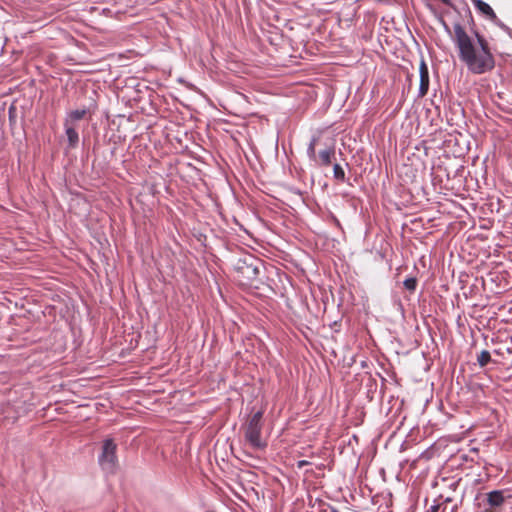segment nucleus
<instances>
[{
    "label": "nucleus",
    "mask_w": 512,
    "mask_h": 512,
    "mask_svg": "<svg viewBox=\"0 0 512 512\" xmlns=\"http://www.w3.org/2000/svg\"><path fill=\"white\" fill-rule=\"evenodd\" d=\"M505 501L503 492L495 490L487 494V502L491 508L500 507Z\"/></svg>",
    "instance_id": "obj_9"
},
{
    "label": "nucleus",
    "mask_w": 512,
    "mask_h": 512,
    "mask_svg": "<svg viewBox=\"0 0 512 512\" xmlns=\"http://www.w3.org/2000/svg\"><path fill=\"white\" fill-rule=\"evenodd\" d=\"M334 178L340 182L345 180V172L339 164H335L333 167Z\"/></svg>",
    "instance_id": "obj_12"
},
{
    "label": "nucleus",
    "mask_w": 512,
    "mask_h": 512,
    "mask_svg": "<svg viewBox=\"0 0 512 512\" xmlns=\"http://www.w3.org/2000/svg\"><path fill=\"white\" fill-rule=\"evenodd\" d=\"M443 2H446L447 0H442Z\"/></svg>",
    "instance_id": "obj_15"
},
{
    "label": "nucleus",
    "mask_w": 512,
    "mask_h": 512,
    "mask_svg": "<svg viewBox=\"0 0 512 512\" xmlns=\"http://www.w3.org/2000/svg\"><path fill=\"white\" fill-rule=\"evenodd\" d=\"M309 464H310V463H309L308 461H306V460H300V461H298V462H297V467H298L299 469H301V468H303L304 466L309 465Z\"/></svg>",
    "instance_id": "obj_14"
},
{
    "label": "nucleus",
    "mask_w": 512,
    "mask_h": 512,
    "mask_svg": "<svg viewBox=\"0 0 512 512\" xmlns=\"http://www.w3.org/2000/svg\"><path fill=\"white\" fill-rule=\"evenodd\" d=\"M417 286V280L415 278H407L404 281V287L409 291H414Z\"/></svg>",
    "instance_id": "obj_13"
},
{
    "label": "nucleus",
    "mask_w": 512,
    "mask_h": 512,
    "mask_svg": "<svg viewBox=\"0 0 512 512\" xmlns=\"http://www.w3.org/2000/svg\"><path fill=\"white\" fill-rule=\"evenodd\" d=\"M65 131H66L67 139L69 142V146L71 148H75L79 142V135H78V132L73 127V125L69 123V120L65 121Z\"/></svg>",
    "instance_id": "obj_8"
},
{
    "label": "nucleus",
    "mask_w": 512,
    "mask_h": 512,
    "mask_svg": "<svg viewBox=\"0 0 512 512\" xmlns=\"http://www.w3.org/2000/svg\"><path fill=\"white\" fill-rule=\"evenodd\" d=\"M318 139V137H313L311 139L307 149V153L310 159L317 162L320 166H329L332 163V159L335 156V148L334 146L327 147L326 149L319 152L317 158L315 149L318 143Z\"/></svg>",
    "instance_id": "obj_4"
},
{
    "label": "nucleus",
    "mask_w": 512,
    "mask_h": 512,
    "mask_svg": "<svg viewBox=\"0 0 512 512\" xmlns=\"http://www.w3.org/2000/svg\"><path fill=\"white\" fill-rule=\"evenodd\" d=\"M263 412L254 413L243 426L244 439L254 450L266 448L267 442L262 438Z\"/></svg>",
    "instance_id": "obj_2"
},
{
    "label": "nucleus",
    "mask_w": 512,
    "mask_h": 512,
    "mask_svg": "<svg viewBox=\"0 0 512 512\" xmlns=\"http://www.w3.org/2000/svg\"><path fill=\"white\" fill-rule=\"evenodd\" d=\"M236 270L242 277L248 282L256 279L259 274L258 268L253 263H247L246 260H239L236 266Z\"/></svg>",
    "instance_id": "obj_5"
},
{
    "label": "nucleus",
    "mask_w": 512,
    "mask_h": 512,
    "mask_svg": "<svg viewBox=\"0 0 512 512\" xmlns=\"http://www.w3.org/2000/svg\"><path fill=\"white\" fill-rule=\"evenodd\" d=\"M491 361L490 352L487 350H483L477 357V362L481 367H485Z\"/></svg>",
    "instance_id": "obj_11"
},
{
    "label": "nucleus",
    "mask_w": 512,
    "mask_h": 512,
    "mask_svg": "<svg viewBox=\"0 0 512 512\" xmlns=\"http://www.w3.org/2000/svg\"><path fill=\"white\" fill-rule=\"evenodd\" d=\"M474 6L488 19L491 21H495L497 19V15L495 14L494 10L491 8L489 4L482 0H472Z\"/></svg>",
    "instance_id": "obj_7"
},
{
    "label": "nucleus",
    "mask_w": 512,
    "mask_h": 512,
    "mask_svg": "<svg viewBox=\"0 0 512 512\" xmlns=\"http://www.w3.org/2000/svg\"><path fill=\"white\" fill-rule=\"evenodd\" d=\"M419 74H420V86H419V96L424 97L429 89V70L428 66L424 59H421L419 65Z\"/></svg>",
    "instance_id": "obj_6"
},
{
    "label": "nucleus",
    "mask_w": 512,
    "mask_h": 512,
    "mask_svg": "<svg viewBox=\"0 0 512 512\" xmlns=\"http://www.w3.org/2000/svg\"><path fill=\"white\" fill-rule=\"evenodd\" d=\"M117 445L112 439L103 442L99 463L104 470L113 471L117 464Z\"/></svg>",
    "instance_id": "obj_3"
},
{
    "label": "nucleus",
    "mask_w": 512,
    "mask_h": 512,
    "mask_svg": "<svg viewBox=\"0 0 512 512\" xmlns=\"http://www.w3.org/2000/svg\"><path fill=\"white\" fill-rule=\"evenodd\" d=\"M452 40L458 49L459 59L475 75L485 74L495 68V57L488 40L478 31L469 35L461 23L453 25Z\"/></svg>",
    "instance_id": "obj_1"
},
{
    "label": "nucleus",
    "mask_w": 512,
    "mask_h": 512,
    "mask_svg": "<svg viewBox=\"0 0 512 512\" xmlns=\"http://www.w3.org/2000/svg\"><path fill=\"white\" fill-rule=\"evenodd\" d=\"M86 113V109L73 110L69 113V118L67 120H69V123L72 124L73 121H78L84 118Z\"/></svg>",
    "instance_id": "obj_10"
}]
</instances>
